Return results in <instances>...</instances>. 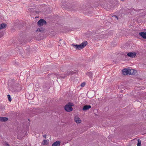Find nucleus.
<instances>
[{"instance_id":"20","label":"nucleus","mask_w":146,"mask_h":146,"mask_svg":"<svg viewBox=\"0 0 146 146\" xmlns=\"http://www.w3.org/2000/svg\"><path fill=\"white\" fill-rule=\"evenodd\" d=\"M137 141V146H141V140L140 139H138Z\"/></svg>"},{"instance_id":"33","label":"nucleus","mask_w":146,"mask_h":146,"mask_svg":"<svg viewBox=\"0 0 146 146\" xmlns=\"http://www.w3.org/2000/svg\"><path fill=\"white\" fill-rule=\"evenodd\" d=\"M63 43H64V44H65V42L64 41H63Z\"/></svg>"},{"instance_id":"4","label":"nucleus","mask_w":146,"mask_h":146,"mask_svg":"<svg viewBox=\"0 0 146 146\" xmlns=\"http://www.w3.org/2000/svg\"><path fill=\"white\" fill-rule=\"evenodd\" d=\"M74 104L71 102H69L64 106L65 110L67 112L71 111L73 110L72 107L74 106Z\"/></svg>"},{"instance_id":"21","label":"nucleus","mask_w":146,"mask_h":146,"mask_svg":"<svg viewBox=\"0 0 146 146\" xmlns=\"http://www.w3.org/2000/svg\"><path fill=\"white\" fill-rule=\"evenodd\" d=\"M7 96L8 98V100H9V101L11 102L12 100V99L11 98V96L10 95H9V94H8L7 95Z\"/></svg>"},{"instance_id":"36","label":"nucleus","mask_w":146,"mask_h":146,"mask_svg":"<svg viewBox=\"0 0 146 146\" xmlns=\"http://www.w3.org/2000/svg\"><path fill=\"white\" fill-rule=\"evenodd\" d=\"M28 120L29 121L30 120V119H28Z\"/></svg>"},{"instance_id":"35","label":"nucleus","mask_w":146,"mask_h":146,"mask_svg":"<svg viewBox=\"0 0 146 146\" xmlns=\"http://www.w3.org/2000/svg\"><path fill=\"white\" fill-rule=\"evenodd\" d=\"M60 41H62V40L63 41V40L62 39H60Z\"/></svg>"},{"instance_id":"29","label":"nucleus","mask_w":146,"mask_h":146,"mask_svg":"<svg viewBox=\"0 0 146 146\" xmlns=\"http://www.w3.org/2000/svg\"><path fill=\"white\" fill-rule=\"evenodd\" d=\"M3 36V35L2 34H0V38Z\"/></svg>"},{"instance_id":"10","label":"nucleus","mask_w":146,"mask_h":146,"mask_svg":"<svg viewBox=\"0 0 146 146\" xmlns=\"http://www.w3.org/2000/svg\"><path fill=\"white\" fill-rule=\"evenodd\" d=\"M139 35L143 38L146 39V32H140L139 33Z\"/></svg>"},{"instance_id":"5","label":"nucleus","mask_w":146,"mask_h":146,"mask_svg":"<svg viewBox=\"0 0 146 146\" xmlns=\"http://www.w3.org/2000/svg\"><path fill=\"white\" fill-rule=\"evenodd\" d=\"M46 22L44 20L41 19L39 20L37 22V25L38 26H41L43 25H46Z\"/></svg>"},{"instance_id":"2","label":"nucleus","mask_w":146,"mask_h":146,"mask_svg":"<svg viewBox=\"0 0 146 146\" xmlns=\"http://www.w3.org/2000/svg\"><path fill=\"white\" fill-rule=\"evenodd\" d=\"M62 7L68 9L69 10L72 11H75L78 9V8L74 5H62Z\"/></svg>"},{"instance_id":"23","label":"nucleus","mask_w":146,"mask_h":146,"mask_svg":"<svg viewBox=\"0 0 146 146\" xmlns=\"http://www.w3.org/2000/svg\"><path fill=\"white\" fill-rule=\"evenodd\" d=\"M66 74H64L63 75H62L60 76V77L62 79H64L65 78V77L66 76Z\"/></svg>"},{"instance_id":"31","label":"nucleus","mask_w":146,"mask_h":146,"mask_svg":"<svg viewBox=\"0 0 146 146\" xmlns=\"http://www.w3.org/2000/svg\"><path fill=\"white\" fill-rule=\"evenodd\" d=\"M40 30H43V31H44V29L42 28V29H40Z\"/></svg>"},{"instance_id":"1","label":"nucleus","mask_w":146,"mask_h":146,"mask_svg":"<svg viewBox=\"0 0 146 146\" xmlns=\"http://www.w3.org/2000/svg\"><path fill=\"white\" fill-rule=\"evenodd\" d=\"M8 87L9 90L15 93L18 92L20 90V84L15 82L14 79H11L8 80Z\"/></svg>"},{"instance_id":"25","label":"nucleus","mask_w":146,"mask_h":146,"mask_svg":"<svg viewBox=\"0 0 146 146\" xmlns=\"http://www.w3.org/2000/svg\"><path fill=\"white\" fill-rule=\"evenodd\" d=\"M5 146H10L9 144L7 142H5Z\"/></svg>"},{"instance_id":"6","label":"nucleus","mask_w":146,"mask_h":146,"mask_svg":"<svg viewBox=\"0 0 146 146\" xmlns=\"http://www.w3.org/2000/svg\"><path fill=\"white\" fill-rule=\"evenodd\" d=\"M130 69H128L126 68L123 69L122 71L123 74L125 75H127L128 74H129L130 72Z\"/></svg>"},{"instance_id":"12","label":"nucleus","mask_w":146,"mask_h":146,"mask_svg":"<svg viewBox=\"0 0 146 146\" xmlns=\"http://www.w3.org/2000/svg\"><path fill=\"white\" fill-rule=\"evenodd\" d=\"M8 120V118L6 117H0V121L2 122H5Z\"/></svg>"},{"instance_id":"37","label":"nucleus","mask_w":146,"mask_h":146,"mask_svg":"<svg viewBox=\"0 0 146 146\" xmlns=\"http://www.w3.org/2000/svg\"><path fill=\"white\" fill-rule=\"evenodd\" d=\"M21 51H22V50ZM22 52V51H20V52Z\"/></svg>"},{"instance_id":"3","label":"nucleus","mask_w":146,"mask_h":146,"mask_svg":"<svg viewBox=\"0 0 146 146\" xmlns=\"http://www.w3.org/2000/svg\"><path fill=\"white\" fill-rule=\"evenodd\" d=\"M88 44V42L87 41L83 42L81 44L79 45L72 44V45L76 48V50H80L82 49Z\"/></svg>"},{"instance_id":"26","label":"nucleus","mask_w":146,"mask_h":146,"mask_svg":"<svg viewBox=\"0 0 146 146\" xmlns=\"http://www.w3.org/2000/svg\"><path fill=\"white\" fill-rule=\"evenodd\" d=\"M113 17H115V18H117V19H118V17L116 15H113L112 16Z\"/></svg>"},{"instance_id":"8","label":"nucleus","mask_w":146,"mask_h":146,"mask_svg":"<svg viewBox=\"0 0 146 146\" xmlns=\"http://www.w3.org/2000/svg\"><path fill=\"white\" fill-rule=\"evenodd\" d=\"M91 108V106L90 105H84L83 106V107L82 109V110L83 111H86L87 110H88Z\"/></svg>"},{"instance_id":"16","label":"nucleus","mask_w":146,"mask_h":146,"mask_svg":"<svg viewBox=\"0 0 146 146\" xmlns=\"http://www.w3.org/2000/svg\"><path fill=\"white\" fill-rule=\"evenodd\" d=\"M7 26V25L5 23H2L0 25V29L5 28Z\"/></svg>"},{"instance_id":"17","label":"nucleus","mask_w":146,"mask_h":146,"mask_svg":"<svg viewBox=\"0 0 146 146\" xmlns=\"http://www.w3.org/2000/svg\"><path fill=\"white\" fill-rule=\"evenodd\" d=\"M86 75L89 76L90 78H92V72H89L86 73Z\"/></svg>"},{"instance_id":"28","label":"nucleus","mask_w":146,"mask_h":146,"mask_svg":"<svg viewBox=\"0 0 146 146\" xmlns=\"http://www.w3.org/2000/svg\"><path fill=\"white\" fill-rule=\"evenodd\" d=\"M43 137H44L45 138H46V135H43Z\"/></svg>"},{"instance_id":"22","label":"nucleus","mask_w":146,"mask_h":146,"mask_svg":"<svg viewBox=\"0 0 146 146\" xmlns=\"http://www.w3.org/2000/svg\"><path fill=\"white\" fill-rule=\"evenodd\" d=\"M40 29H42V28H38L36 31L37 32H43V30H40Z\"/></svg>"},{"instance_id":"34","label":"nucleus","mask_w":146,"mask_h":146,"mask_svg":"<svg viewBox=\"0 0 146 146\" xmlns=\"http://www.w3.org/2000/svg\"><path fill=\"white\" fill-rule=\"evenodd\" d=\"M2 58H3V56H1V59H2Z\"/></svg>"},{"instance_id":"27","label":"nucleus","mask_w":146,"mask_h":146,"mask_svg":"<svg viewBox=\"0 0 146 146\" xmlns=\"http://www.w3.org/2000/svg\"><path fill=\"white\" fill-rule=\"evenodd\" d=\"M25 48H26V49H27V48L28 49V50L29 51L30 50V48H28V47H25Z\"/></svg>"},{"instance_id":"18","label":"nucleus","mask_w":146,"mask_h":146,"mask_svg":"<svg viewBox=\"0 0 146 146\" xmlns=\"http://www.w3.org/2000/svg\"><path fill=\"white\" fill-rule=\"evenodd\" d=\"M15 26H17V27H23V24L21 23H18V24L17 25H15Z\"/></svg>"},{"instance_id":"9","label":"nucleus","mask_w":146,"mask_h":146,"mask_svg":"<svg viewBox=\"0 0 146 146\" xmlns=\"http://www.w3.org/2000/svg\"><path fill=\"white\" fill-rule=\"evenodd\" d=\"M127 55L129 57L133 58L136 56V53L135 52H130L127 53Z\"/></svg>"},{"instance_id":"30","label":"nucleus","mask_w":146,"mask_h":146,"mask_svg":"<svg viewBox=\"0 0 146 146\" xmlns=\"http://www.w3.org/2000/svg\"><path fill=\"white\" fill-rule=\"evenodd\" d=\"M57 77L58 78V77H59V78H60V76H59V75L58 74L57 76Z\"/></svg>"},{"instance_id":"19","label":"nucleus","mask_w":146,"mask_h":146,"mask_svg":"<svg viewBox=\"0 0 146 146\" xmlns=\"http://www.w3.org/2000/svg\"><path fill=\"white\" fill-rule=\"evenodd\" d=\"M47 143H48L47 141L46 140L44 139L42 141L41 144L42 145H47Z\"/></svg>"},{"instance_id":"24","label":"nucleus","mask_w":146,"mask_h":146,"mask_svg":"<svg viewBox=\"0 0 146 146\" xmlns=\"http://www.w3.org/2000/svg\"><path fill=\"white\" fill-rule=\"evenodd\" d=\"M86 84V83L84 82L82 83L80 85V86L81 87H84V86Z\"/></svg>"},{"instance_id":"11","label":"nucleus","mask_w":146,"mask_h":146,"mask_svg":"<svg viewBox=\"0 0 146 146\" xmlns=\"http://www.w3.org/2000/svg\"><path fill=\"white\" fill-rule=\"evenodd\" d=\"M19 41L20 42V43L22 45H23L24 44V38H23L22 36H20V38H19Z\"/></svg>"},{"instance_id":"15","label":"nucleus","mask_w":146,"mask_h":146,"mask_svg":"<svg viewBox=\"0 0 146 146\" xmlns=\"http://www.w3.org/2000/svg\"><path fill=\"white\" fill-rule=\"evenodd\" d=\"M129 71L130 72L129 74L130 75L135 74L137 73V71L133 69L131 70L130 69Z\"/></svg>"},{"instance_id":"7","label":"nucleus","mask_w":146,"mask_h":146,"mask_svg":"<svg viewBox=\"0 0 146 146\" xmlns=\"http://www.w3.org/2000/svg\"><path fill=\"white\" fill-rule=\"evenodd\" d=\"M67 72L66 73V76H69L70 75H72L74 74H76V72H74L72 70L70 71V70H67Z\"/></svg>"},{"instance_id":"14","label":"nucleus","mask_w":146,"mask_h":146,"mask_svg":"<svg viewBox=\"0 0 146 146\" xmlns=\"http://www.w3.org/2000/svg\"><path fill=\"white\" fill-rule=\"evenodd\" d=\"M60 141H56L54 142L52 145V146H59L60 144Z\"/></svg>"},{"instance_id":"32","label":"nucleus","mask_w":146,"mask_h":146,"mask_svg":"<svg viewBox=\"0 0 146 146\" xmlns=\"http://www.w3.org/2000/svg\"><path fill=\"white\" fill-rule=\"evenodd\" d=\"M62 67H61L60 68V70H62Z\"/></svg>"},{"instance_id":"13","label":"nucleus","mask_w":146,"mask_h":146,"mask_svg":"<svg viewBox=\"0 0 146 146\" xmlns=\"http://www.w3.org/2000/svg\"><path fill=\"white\" fill-rule=\"evenodd\" d=\"M74 120L77 123H80L81 122L80 119L77 116H76L75 117Z\"/></svg>"}]
</instances>
